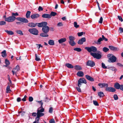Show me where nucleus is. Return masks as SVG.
I'll return each mask as SVG.
<instances>
[{"label":"nucleus","instance_id":"f257e3e1","mask_svg":"<svg viewBox=\"0 0 123 123\" xmlns=\"http://www.w3.org/2000/svg\"><path fill=\"white\" fill-rule=\"evenodd\" d=\"M44 109L43 107L42 108H39L37 110V116L40 118V117L43 116L44 114L42 112H43Z\"/></svg>","mask_w":123,"mask_h":123},{"label":"nucleus","instance_id":"f03ea898","mask_svg":"<svg viewBox=\"0 0 123 123\" xmlns=\"http://www.w3.org/2000/svg\"><path fill=\"white\" fill-rule=\"evenodd\" d=\"M107 57L109 59L108 61L109 62H116L117 60L116 57L111 54H108Z\"/></svg>","mask_w":123,"mask_h":123},{"label":"nucleus","instance_id":"7ed1b4c3","mask_svg":"<svg viewBox=\"0 0 123 123\" xmlns=\"http://www.w3.org/2000/svg\"><path fill=\"white\" fill-rule=\"evenodd\" d=\"M85 49L89 52H95L97 50L96 47L93 46H92L90 47H86L85 48Z\"/></svg>","mask_w":123,"mask_h":123},{"label":"nucleus","instance_id":"20e7f679","mask_svg":"<svg viewBox=\"0 0 123 123\" xmlns=\"http://www.w3.org/2000/svg\"><path fill=\"white\" fill-rule=\"evenodd\" d=\"M28 31L34 35H37L38 33V31L35 28L30 29Z\"/></svg>","mask_w":123,"mask_h":123},{"label":"nucleus","instance_id":"39448f33","mask_svg":"<svg viewBox=\"0 0 123 123\" xmlns=\"http://www.w3.org/2000/svg\"><path fill=\"white\" fill-rule=\"evenodd\" d=\"M84 83L86 84V82L85 79L84 78H80L78 80V86L79 87L81 86V83Z\"/></svg>","mask_w":123,"mask_h":123},{"label":"nucleus","instance_id":"423d86ee","mask_svg":"<svg viewBox=\"0 0 123 123\" xmlns=\"http://www.w3.org/2000/svg\"><path fill=\"white\" fill-rule=\"evenodd\" d=\"M16 19V17L13 16H11L7 18H5V20L8 22H12L15 20Z\"/></svg>","mask_w":123,"mask_h":123},{"label":"nucleus","instance_id":"0eeeda50","mask_svg":"<svg viewBox=\"0 0 123 123\" xmlns=\"http://www.w3.org/2000/svg\"><path fill=\"white\" fill-rule=\"evenodd\" d=\"M16 19L17 20L21 21L23 23H27L28 22V20L27 19L25 18L21 17H18Z\"/></svg>","mask_w":123,"mask_h":123},{"label":"nucleus","instance_id":"6e6552de","mask_svg":"<svg viewBox=\"0 0 123 123\" xmlns=\"http://www.w3.org/2000/svg\"><path fill=\"white\" fill-rule=\"evenodd\" d=\"M86 65L87 66L93 67L95 65V63L92 60H88L86 62Z\"/></svg>","mask_w":123,"mask_h":123},{"label":"nucleus","instance_id":"1a4fd4ad","mask_svg":"<svg viewBox=\"0 0 123 123\" xmlns=\"http://www.w3.org/2000/svg\"><path fill=\"white\" fill-rule=\"evenodd\" d=\"M37 25L39 27H43L45 25H47V23L46 22H43L41 23H36Z\"/></svg>","mask_w":123,"mask_h":123},{"label":"nucleus","instance_id":"9d476101","mask_svg":"<svg viewBox=\"0 0 123 123\" xmlns=\"http://www.w3.org/2000/svg\"><path fill=\"white\" fill-rule=\"evenodd\" d=\"M105 90L107 91L113 92H115L116 90L114 88L108 87L106 88Z\"/></svg>","mask_w":123,"mask_h":123},{"label":"nucleus","instance_id":"9b49d317","mask_svg":"<svg viewBox=\"0 0 123 123\" xmlns=\"http://www.w3.org/2000/svg\"><path fill=\"white\" fill-rule=\"evenodd\" d=\"M42 30L43 32L48 33L49 31V28L48 26L45 25L43 27Z\"/></svg>","mask_w":123,"mask_h":123},{"label":"nucleus","instance_id":"f8f14e48","mask_svg":"<svg viewBox=\"0 0 123 123\" xmlns=\"http://www.w3.org/2000/svg\"><path fill=\"white\" fill-rule=\"evenodd\" d=\"M40 16V15L38 14H33L31 16V18L33 19H35L38 17Z\"/></svg>","mask_w":123,"mask_h":123},{"label":"nucleus","instance_id":"ddd939ff","mask_svg":"<svg viewBox=\"0 0 123 123\" xmlns=\"http://www.w3.org/2000/svg\"><path fill=\"white\" fill-rule=\"evenodd\" d=\"M86 41V39L85 37H83L81 39L79 40L78 42V43L79 44H82L84 42Z\"/></svg>","mask_w":123,"mask_h":123},{"label":"nucleus","instance_id":"4468645a","mask_svg":"<svg viewBox=\"0 0 123 123\" xmlns=\"http://www.w3.org/2000/svg\"><path fill=\"white\" fill-rule=\"evenodd\" d=\"M92 55L94 58L98 59L101 57V54H91Z\"/></svg>","mask_w":123,"mask_h":123},{"label":"nucleus","instance_id":"2eb2a0df","mask_svg":"<svg viewBox=\"0 0 123 123\" xmlns=\"http://www.w3.org/2000/svg\"><path fill=\"white\" fill-rule=\"evenodd\" d=\"M85 77L87 80L90 81H94V79L89 75H86L85 76Z\"/></svg>","mask_w":123,"mask_h":123},{"label":"nucleus","instance_id":"dca6fc26","mask_svg":"<svg viewBox=\"0 0 123 123\" xmlns=\"http://www.w3.org/2000/svg\"><path fill=\"white\" fill-rule=\"evenodd\" d=\"M42 17L44 18H51V15L49 14H44L42 15Z\"/></svg>","mask_w":123,"mask_h":123},{"label":"nucleus","instance_id":"f3484780","mask_svg":"<svg viewBox=\"0 0 123 123\" xmlns=\"http://www.w3.org/2000/svg\"><path fill=\"white\" fill-rule=\"evenodd\" d=\"M28 25L31 28L35 27L37 25L36 23V24L32 22L29 23Z\"/></svg>","mask_w":123,"mask_h":123},{"label":"nucleus","instance_id":"a211bd4d","mask_svg":"<svg viewBox=\"0 0 123 123\" xmlns=\"http://www.w3.org/2000/svg\"><path fill=\"white\" fill-rule=\"evenodd\" d=\"M40 36L42 37H48L49 36V35L47 34V33L43 32L41 33L40 34Z\"/></svg>","mask_w":123,"mask_h":123},{"label":"nucleus","instance_id":"6ab92c4d","mask_svg":"<svg viewBox=\"0 0 123 123\" xmlns=\"http://www.w3.org/2000/svg\"><path fill=\"white\" fill-rule=\"evenodd\" d=\"M74 68L77 70H82V68L81 66L78 65H76L74 66Z\"/></svg>","mask_w":123,"mask_h":123},{"label":"nucleus","instance_id":"aec40b11","mask_svg":"<svg viewBox=\"0 0 123 123\" xmlns=\"http://www.w3.org/2000/svg\"><path fill=\"white\" fill-rule=\"evenodd\" d=\"M20 68L19 67L18 65H17L15 68L13 69V70L14 72L17 73L20 70Z\"/></svg>","mask_w":123,"mask_h":123},{"label":"nucleus","instance_id":"412c9836","mask_svg":"<svg viewBox=\"0 0 123 123\" xmlns=\"http://www.w3.org/2000/svg\"><path fill=\"white\" fill-rule=\"evenodd\" d=\"M77 75L80 77H82L84 75L82 71H78L77 74Z\"/></svg>","mask_w":123,"mask_h":123},{"label":"nucleus","instance_id":"4be33fe9","mask_svg":"<svg viewBox=\"0 0 123 123\" xmlns=\"http://www.w3.org/2000/svg\"><path fill=\"white\" fill-rule=\"evenodd\" d=\"M67 40L66 38H62L58 40V42L60 43H63L64 42Z\"/></svg>","mask_w":123,"mask_h":123},{"label":"nucleus","instance_id":"5701e85b","mask_svg":"<svg viewBox=\"0 0 123 123\" xmlns=\"http://www.w3.org/2000/svg\"><path fill=\"white\" fill-rule=\"evenodd\" d=\"M109 48L111 50L113 51H116L118 50V49L117 48L115 47L112 46H109Z\"/></svg>","mask_w":123,"mask_h":123},{"label":"nucleus","instance_id":"b1692460","mask_svg":"<svg viewBox=\"0 0 123 123\" xmlns=\"http://www.w3.org/2000/svg\"><path fill=\"white\" fill-rule=\"evenodd\" d=\"M121 85L117 83H116L114 86L115 87L116 89H120Z\"/></svg>","mask_w":123,"mask_h":123},{"label":"nucleus","instance_id":"393cba45","mask_svg":"<svg viewBox=\"0 0 123 123\" xmlns=\"http://www.w3.org/2000/svg\"><path fill=\"white\" fill-rule=\"evenodd\" d=\"M65 66L67 68H73L74 67V66L71 64L68 63L66 64H65Z\"/></svg>","mask_w":123,"mask_h":123},{"label":"nucleus","instance_id":"a878e982","mask_svg":"<svg viewBox=\"0 0 123 123\" xmlns=\"http://www.w3.org/2000/svg\"><path fill=\"white\" fill-rule=\"evenodd\" d=\"M5 63L6 65H4V66L6 67L8 66L10 64V62L7 59H5Z\"/></svg>","mask_w":123,"mask_h":123},{"label":"nucleus","instance_id":"bb28decb","mask_svg":"<svg viewBox=\"0 0 123 123\" xmlns=\"http://www.w3.org/2000/svg\"><path fill=\"white\" fill-rule=\"evenodd\" d=\"M48 44L51 45H54V41L53 40H50L48 41Z\"/></svg>","mask_w":123,"mask_h":123},{"label":"nucleus","instance_id":"cd10ccee","mask_svg":"<svg viewBox=\"0 0 123 123\" xmlns=\"http://www.w3.org/2000/svg\"><path fill=\"white\" fill-rule=\"evenodd\" d=\"M69 43L72 46H74L76 44V43L74 40L69 41Z\"/></svg>","mask_w":123,"mask_h":123},{"label":"nucleus","instance_id":"c85d7f7f","mask_svg":"<svg viewBox=\"0 0 123 123\" xmlns=\"http://www.w3.org/2000/svg\"><path fill=\"white\" fill-rule=\"evenodd\" d=\"M31 13V12L29 11H28L27 12L26 16L27 18H30V15Z\"/></svg>","mask_w":123,"mask_h":123},{"label":"nucleus","instance_id":"c756f323","mask_svg":"<svg viewBox=\"0 0 123 123\" xmlns=\"http://www.w3.org/2000/svg\"><path fill=\"white\" fill-rule=\"evenodd\" d=\"M5 31L6 32L8 35H13L14 34L13 32L12 31L5 30Z\"/></svg>","mask_w":123,"mask_h":123},{"label":"nucleus","instance_id":"7c9ffc66","mask_svg":"<svg viewBox=\"0 0 123 123\" xmlns=\"http://www.w3.org/2000/svg\"><path fill=\"white\" fill-rule=\"evenodd\" d=\"M35 60L37 61H40L41 59L40 56L37 54H35Z\"/></svg>","mask_w":123,"mask_h":123},{"label":"nucleus","instance_id":"2f4dec72","mask_svg":"<svg viewBox=\"0 0 123 123\" xmlns=\"http://www.w3.org/2000/svg\"><path fill=\"white\" fill-rule=\"evenodd\" d=\"M10 86H7L6 88V92L10 93L11 92V90L10 89Z\"/></svg>","mask_w":123,"mask_h":123},{"label":"nucleus","instance_id":"473e14b6","mask_svg":"<svg viewBox=\"0 0 123 123\" xmlns=\"http://www.w3.org/2000/svg\"><path fill=\"white\" fill-rule=\"evenodd\" d=\"M16 32L18 34L21 35H23V34L22 33V31L20 30H17L16 31Z\"/></svg>","mask_w":123,"mask_h":123},{"label":"nucleus","instance_id":"72a5a7b5","mask_svg":"<svg viewBox=\"0 0 123 123\" xmlns=\"http://www.w3.org/2000/svg\"><path fill=\"white\" fill-rule=\"evenodd\" d=\"M98 95L99 96L101 97H103L104 95V94L102 92H99L98 93Z\"/></svg>","mask_w":123,"mask_h":123},{"label":"nucleus","instance_id":"f704fd0d","mask_svg":"<svg viewBox=\"0 0 123 123\" xmlns=\"http://www.w3.org/2000/svg\"><path fill=\"white\" fill-rule=\"evenodd\" d=\"M69 41L74 40L75 39V37H74L71 36L69 37Z\"/></svg>","mask_w":123,"mask_h":123},{"label":"nucleus","instance_id":"c9c22d12","mask_svg":"<svg viewBox=\"0 0 123 123\" xmlns=\"http://www.w3.org/2000/svg\"><path fill=\"white\" fill-rule=\"evenodd\" d=\"M39 117H37L35 119V121H34L33 123H39V121L40 119Z\"/></svg>","mask_w":123,"mask_h":123},{"label":"nucleus","instance_id":"e433bc0d","mask_svg":"<svg viewBox=\"0 0 123 123\" xmlns=\"http://www.w3.org/2000/svg\"><path fill=\"white\" fill-rule=\"evenodd\" d=\"M74 50L79 52H80L81 51V49L80 48H74Z\"/></svg>","mask_w":123,"mask_h":123},{"label":"nucleus","instance_id":"4c0bfd02","mask_svg":"<svg viewBox=\"0 0 123 123\" xmlns=\"http://www.w3.org/2000/svg\"><path fill=\"white\" fill-rule=\"evenodd\" d=\"M110 69L111 70H112L113 71H115V72H116L117 70L116 69V68L114 67L110 68Z\"/></svg>","mask_w":123,"mask_h":123},{"label":"nucleus","instance_id":"58836bf2","mask_svg":"<svg viewBox=\"0 0 123 123\" xmlns=\"http://www.w3.org/2000/svg\"><path fill=\"white\" fill-rule=\"evenodd\" d=\"M103 50L104 52H106L109 51V49L106 47H104L103 48Z\"/></svg>","mask_w":123,"mask_h":123},{"label":"nucleus","instance_id":"ea45409f","mask_svg":"<svg viewBox=\"0 0 123 123\" xmlns=\"http://www.w3.org/2000/svg\"><path fill=\"white\" fill-rule=\"evenodd\" d=\"M57 14L56 13L54 12H51L50 13V15H51V17L52 16H55L57 15Z\"/></svg>","mask_w":123,"mask_h":123},{"label":"nucleus","instance_id":"a19ab883","mask_svg":"<svg viewBox=\"0 0 123 123\" xmlns=\"http://www.w3.org/2000/svg\"><path fill=\"white\" fill-rule=\"evenodd\" d=\"M74 27L76 28H77L79 26V25H77V23L75 22H74Z\"/></svg>","mask_w":123,"mask_h":123},{"label":"nucleus","instance_id":"79ce46f5","mask_svg":"<svg viewBox=\"0 0 123 123\" xmlns=\"http://www.w3.org/2000/svg\"><path fill=\"white\" fill-rule=\"evenodd\" d=\"M102 38L100 37V38H99L98 40L97 41V43L98 44H100V42L102 41Z\"/></svg>","mask_w":123,"mask_h":123},{"label":"nucleus","instance_id":"37998d69","mask_svg":"<svg viewBox=\"0 0 123 123\" xmlns=\"http://www.w3.org/2000/svg\"><path fill=\"white\" fill-rule=\"evenodd\" d=\"M93 104L95 105L96 106H98L99 105L98 102L96 101L93 100Z\"/></svg>","mask_w":123,"mask_h":123},{"label":"nucleus","instance_id":"c03bdc74","mask_svg":"<svg viewBox=\"0 0 123 123\" xmlns=\"http://www.w3.org/2000/svg\"><path fill=\"white\" fill-rule=\"evenodd\" d=\"M102 38V40H104L105 41H108V39L105 38L104 36L103 35H102V37L101 38Z\"/></svg>","mask_w":123,"mask_h":123},{"label":"nucleus","instance_id":"a18cd8bd","mask_svg":"<svg viewBox=\"0 0 123 123\" xmlns=\"http://www.w3.org/2000/svg\"><path fill=\"white\" fill-rule=\"evenodd\" d=\"M53 108L52 107H50L49 109V113H52L53 112Z\"/></svg>","mask_w":123,"mask_h":123},{"label":"nucleus","instance_id":"49530a36","mask_svg":"<svg viewBox=\"0 0 123 123\" xmlns=\"http://www.w3.org/2000/svg\"><path fill=\"white\" fill-rule=\"evenodd\" d=\"M114 99L115 100H117L118 99V97L117 95L115 94L113 96Z\"/></svg>","mask_w":123,"mask_h":123},{"label":"nucleus","instance_id":"de8ad7c7","mask_svg":"<svg viewBox=\"0 0 123 123\" xmlns=\"http://www.w3.org/2000/svg\"><path fill=\"white\" fill-rule=\"evenodd\" d=\"M36 45L37 46V47L38 49H39L40 47L43 48V46L41 44H36Z\"/></svg>","mask_w":123,"mask_h":123},{"label":"nucleus","instance_id":"09e8293b","mask_svg":"<svg viewBox=\"0 0 123 123\" xmlns=\"http://www.w3.org/2000/svg\"><path fill=\"white\" fill-rule=\"evenodd\" d=\"M49 123H55V120L54 119H52L49 121Z\"/></svg>","mask_w":123,"mask_h":123},{"label":"nucleus","instance_id":"8fccbe9b","mask_svg":"<svg viewBox=\"0 0 123 123\" xmlns=\"http://www.w3.org/2000/svg\"><path fill=\"white\" fill-rule=\"evenodd\" d=\"M6 24V22H5L3 21H2L0 22V25H5Z\"/></svg>","mask_w":123,"mask_h":123},{"label":"nucleus","instance_id":"3c124183","mask_svg":"<svg viewBox=\"0 0 123 123\" xmlns=\"http://www.w3.org/2000/svg\"><path fill=\"white\" fill-rule=\"evenodd\" d=\"M117 65L118 67H120L121 68H123V65L121 64V63H117Z\"/></svg>","mask_w":123,"mask_h":123},{"label":"nucleus","instance_id":"603ef678","mask_svg":"<svg viewBox=\"0 0 123 123\" xmlns=\"http://www.w3.org/2000/svg\"><path fill=\"white\" fill-rule=\"evenodd\" d=\"M102 67L106 69L107 68V67L105 66V64L103 62L102 63Z\"/></svg>","mask_w":123,"mask_h":123},{"label":"nucleus","instance_id":"864d4df0","mask_svg":"<svg viewBox=\"0 0 123 123\" xmlns=\"http://www.w3.org/2000/svg\"><path fill=\"white\" fill-rule=\"evenodd\" d=\"M38 102L41 105V106L40 107V108H42L43 104V103L42 102V101H38Z\"/></svg>","mask_w":123,"mask_h":123},{"label":"nucleus","instance_id":"5fc2aeb1","mask_svg":"<svg viewBox=\"0 0 123 123\" xmlns=\"http://www.w3.org/2000/svg\"><path fill=\"white\" fill-rule=\"evenodd\" d=\"M83 33L84 32H80L78 33L77 34L78 36L80 37L83 35Z\"/></svg>","mask_w":123,"mask_h":123},{"label":"nucleus","instance_id":"6e6d98bb","mask_svg":"<svg viewBox=\"0 0 123 123\" xmlns=\"http://www.w3.org/2000/svg\"><path fill=\"white\" fill-rule=\"evenodd\" d=\"M103 20V18L102 17H101L99 19V21L98 23L101 24L102 23Z\"/></svg>","mask_w":123,"mask_h":123},{"label":"nucleus","instance_id":"4d7b16f0","mask_svg":"<svg viewBox=\"0 0 123 123\" xmlns=\"http://www.w3.org/2000/svg\"><path fill=\"white\" fill-rule=\"evenodd\" d=\"M103 87H107L108 86V84L105 83H103Z\"/></svg>","mask_w":123,"mask_h":123},{"label":"nucleus","instance_id":"13d9d810","mask_svg":"<svg viewBox=\"0 0 123 123\" xmlns=\"http://www.w3.org/2000/svg\"><path fill=\"white\" fill-rule=\"evenodd\" d=\"M18 13L17 12H16L15 13H12V16H18Z\"/></svg>","mask_w":123,"mask_h":123},{"label":"nucleus","instance_id":"bf43d9fd","mask_svg":"<svg viewBox=\"0 0 123 123\" xmlns=\"http://www.w3.org/2000/svg\"><path fill=\"white\" fill-rule=\"evenodd\" d=\"M119 30L120 33H122L123 32V28L121 27H119Z\"/></svg>","mask_w":123,"mask_h":123},{"label":"nucleus","instance_id":"052dcab7","mask_svg":"<svg viewBox=\"0 0 123 123\" xmlns=\"http://www.w3.org/2000/svg\"><path fill=\"white\" fill-rule=\"evenodd\" d=\"M63 25L62 24V23L59 22L57 24V26L58 27H60L62 26Z\"/></svg>","mask_w":123,"mask_h":123},{"label":"nucleus","instance_id":"680f3d73","mask_svg":"<svg viewBox=\"0 0 123 123\" xmlns=\"http://www.w3.org/2000/svg\"><path fill=\"white\" fill-rule=\"evenodd\" d=\"M117 17L119 19V20H120L121 21V22H122L123 21V19L121 16H118Z\"/></svg>","mask_w":123,"mask_h":123},{"label":"nucleus","instance_id":"e2e57ef3","mask_svg":"<svg viewBox=\"0 0 123 123\" xmlns=\"http://www.w3.org/2000/svg\"><path fill=\"white\" fill-rule=\"evenodd\" d=\"M29 100L30 102H32L33 100V98L31 97H30L29 98Z\"/></svg>","mask_w":123,"mask_h":123},{"label":"nucleus","instance_id":"0e129e2a","mask_svg":"<svg viewBox=\"0 0 123 123\" xmlns=\"http://www.w3.org/2000/svg\"><path fill=\"white\" fill-rule=\"evenodd\" d=\"M43 8L41 6H39L38 8V10L39 11H42L43 10Z\"/></svg>","mask_w":123,"mask_h":123},{"label":"nucleus","instance_id":"69168bd1","mask_svg":"<svg viewBox=\"0 0 123 123\" xmlns=\"http://www.w3.org/2000/svg\"><path fill=\"white\" fill-rule=\"evenodd\" d=\"M76 89L77 91L79 92H81V90L80 87H76Z\"/></svg>","mask_w":123,"mask_h":123},{"label":"nucleus","instance_id":"338daca9","mask_svg":"<svg viewBox=\"0 0 123 123\" xmlns=\"http://www.w3.org/2000/svg\"><path fill=\"white\" fill-rule=\"evenodd\" d=\"M103 83H99L98 84V85L101 88L103 87Z\"/></svg>","mask_w":123,"mask_h":123},{"label":"nucleus","instance_id":"774afa93","mask_svg":"<svg viewBox=\"0 0 123 123\" xmlns=\"http://www.w3.org/2000/svg\"><path fill=\"white\" fill-rule=\"evenodd\" d=\"M120 89L123 91V85H121Z\"/></svg>","mask_w":123,"mask_h":123}]
</instances>
